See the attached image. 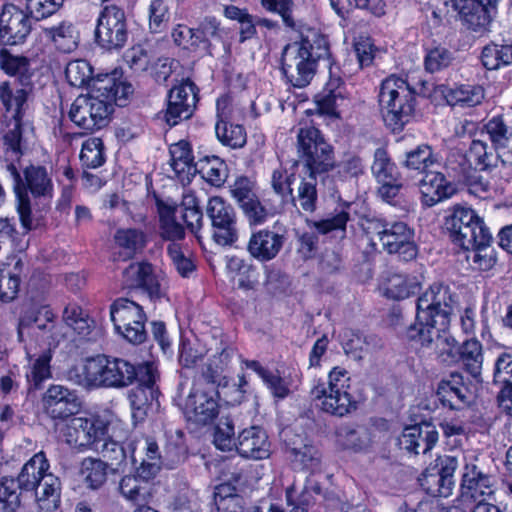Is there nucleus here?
Wrapping results in <instances>:
<instances>
[{
  "instance_id": "7",
  "label": "nucleus",
  "mask_w": 512,
  "mask_h": 512,
  "mask_svg": "<svg viewBox=\"0 0 512 512\" xmlns=\"http://www.w3.org/2000/svg\"><path fill=\"white\" fill-rule=\"evenodd\" d=\"M109 82L93 81L90 91L79 95L72 103L69 118L78 127L87 131L99 130L108 125L113 108L102 92L107 90Z\"/></svg>"
},
{
  "instance_id": "32",
  "label": "nucleus",
  "mask_w": 512,
  "mask_h": 512,
  "mask_svg": "<svg viewBox=\"0 0 512 512\" xmlns=\"http://www.w3.org/2000/svg\"><path fill=\"white\" fill-rule=\"evenodd\" d=\"M49 463L43 452L36 453L22 467L18 478L17 485L20 489L27 491L35 490L42 482L44 477L50 475Z\"/></svg>"
},
{
  "instance_id": "4",
  "label": "nucleus",
  "mask_w": 512,
  "mask_h": 512,
  "mask_svg": "<svg viewBox=\"0 0 512 512\" xmlns=\"http://www.w3.org/2000/svg\"><path fill=\"white\" fill-rule=\"evenodd\" d=\"M426 82L418 91L406 79L396 75L385 78L378 94V101L385 125L393 132H401L415 116L416 94H425Z\"/></svg>"
},
{
  "instance_id": "8",
  "label": "nucleus",
  "mask_w": 512,
  "mask_h": 512,
  "mask_svg": "<svg viewBox=\"0 0 512 512\" xmlns=\"http://www.w3.org/2000/svg\"><path fill=\"white\" fill-rule=\"evenodd\" d=\"M349 372L336 366L328 374L327 380L319 382L311 390L314 399L320 401L321 409L335 416H344L356 409V401L351 393Z\"/></svg>"
},
{
  "instance_id": "59",
  "label": "nucleus",
  "mask_w": 512,
  "mask_h": 512,
  "mask_svg": "<svg viewBox=\"0 0 512 512\" xmlns=\"http://www.w3.org/2000/svg\"><path fill=\"white\" fill-rule=\"evenodd\" d=\"M434 163L433 152L426 144L419 145L415 149L406 152L403 165L408 169L418 170L425 173L427 168Z\"/></svg>"
},
{
  "instance_id": "6",
  "label": "nucleus",
  "mask_w": 512,
  "mask_h": 512,
  "mask_svg": "<svg viewBox=\"0 0 512 512\" xmlns=\"http://www.w3.org/2000/svg\"><path fill=\"white\" fill-rule=\"evenodd\" d=\"M7 172L13 179L17 197V211L22 226L26 230H31L33 228V220L27 192L29 191L34 198L51 199L54 188L51 174L47 171L46 167L40 165L26 167L23 172L24 181L14 164L7 165Z\"/></svg>"
},
{
  "instance_id": "17",
  "label": "nucleus",
  "mask_w": 512,
  "mask_h": 512,
  "mask_svg": "<svg viewBox=\"0 0 512 512\" xmlns=\"http://www.w3.org/2000/svg\"><path fill=\"white\" fill-rule=\"evenodd\" d=\"M158 474L156 463L143 464L136 468L135 473L123 476L118 485L120 495L127 501L146 505L153 495V479Z\"/></svg>"
},
{
  "instance_id": "20",
  "label": "nucleus",
  "mask_w": 512,
  "mask_h": 512,
  "mask_svg": "<svg viewBox=\"0 0 512 512\" xmlns=\"http://www.w3.org/2000/svg\"><path fill=\"white\" fill-rule=\"evenodd\" d=\"M377 232L384 250L388 253H397L404 261H410L417 255L414 242V232L404 222L386 223Z\"/></svg>"
},
{
  "instance_id": "29",
  "label": "nucleus",
  "mask_w": 512,
  "mask_h": 512,
  "mask_svg": "<svg viewBox=\"0 0 512 512\" xmlns=\"http://www.w3.org/2000/svg\"><path fill=\"white\" fill-rule=\"evenodd\" d=\"M271 445L266 432L259 426H251L243 429L238 437L236 450L240 456L261 460L269 457Z\"/></svg>"
},
{
  "instance_id": "62",
  "label": "nucleus",
  "mask_w": 512,
  "mask_h": 512,
  "mask_svg": "<svg viewBox=\"0 0 512 512\" xmlns=\"http://www.w3.org/2000/svg\"><path fill=\"white\" fill-rule=\"evenodd\" d=\"M421 485L430 495L446 498L452 494L455 481H450L449 478H442L438 473H427L424 474Z\"/></svg>"
},
{
  "instance_id": "63",
  "label": "nucleus",
  "mask_w": 512,
  "mask_h": 512,
  "mask_svg": "<svg viewBox=\"0 0 512 512\" xmlns=\"http://www.w3.org/2000/svg\"><path fill=\"white\" fill-rule=\"evenodd\" d=\"M453 60L454 55L449 49L437 46L427 51L424 65L428 72L434 73L449 67Z\"/></svg>"
},
{
  "instance_id": "41",
  "label": "nucleus",
  "mask_w": 512,
  "mask_h": 512,
  "mask_svg": "<svg viewBox=\"0 0 512 512\" xmlns=\"http://www.w3.org/2000/svg\"><path fill=\"white\" fill-rule=\"evenodd\" d=\"M459 355L464 369L472 377H479L483 366L482 344L475 338L466 340L459 348Z\"/></svg>"
},
{
  "instance_id": "27",
  "label": "nucleus",
  "mask_w": 512,
  "mask_h": 512,
  "mask_svg": "<svg viewBox=\"0 0 512 512\" xmlns=\"http://www.w3.org/2000/svg\"><path fill=\"white\" fill-rule=\"evenodd\" d=\"M439 433L434 425L423 422L406 427L399 437L401 449L413 454H426L438 442Z\"/></svg>"
},
{
  "instance_id": "38",
  "label": "nucleus",
  "mask_w": 512,
  "mask_h": 512,
  "mask_svg": "<svg viewBox=\"0 0 512 512\" xmlns=\"http://www.w3.org/2000/svg\"><path fill=\"white\" fill-rule=\"evenodd\" d=\"M60 481L53 474L44 477L38 487H36V503L42 512H53L60 504Z\"/></svg>"
},
{
  "instance_id": "37",
  "label": "nucleus",
  "mask_w": 512,
  "mask_h": 512,
  "mask_svg": "<svg viewBox=\"0 0 512 512\" xmlns=\"http://www.w3.org/2000/svg\"><path fill=\"white\" fill-rule=\"evenodd\" d=\"M130 457L134 464L140 461V465L156 463L158 472L161 469L162 461L159 446L150 437L141 436L131 440L129 443Z\"/></svg>"
},
{
  "instance_id": "46",
  "label": "nucleus",
  "mask_w": 512,
  "mask_h": 512,
  "mask_svg": "<svg viewBox=\"0 0 512 512\" xmlns=\"http://www.w3.org/2000/svg\"><path fill=\"white\" fill-rule=\"evenodd\" d=\"M175 211V207L159 205L160 235L172 243L182 239L185 235L183 226L175 219Z\"/></svg>"
},
{
  "instance_id": "53",
  "label": "nucleus",
  "mask_w": 512,
  "mask_h": 512,
  "mask_svg": "<svg viewBox=\"0 0 512 512\" xmlns=\"http://www.w3.org/2000/svg\"><path fill=\"white\" fill-rule=\"evenodd\" d=\"M320 493L321 488L316 483L304 486L301 492L298 491L296 485H292L286 490V500L289 505L295 506L294 512H305V508L313 502V494L319 495Z\"/></svg>"
},
{
  "instance_id": "60",
  "label": "nucleus",
  "mask_w": 512,
  "mask_h": 512,
  "mask_svg": "<svg viewBox=\"0 0 512 512\" xmlns=\"http://www.w3.org/2000/svg\"><path fill=\"white\" fill-rule=\"evenodd\" d=\"M349 213L341 209L333 215H329L321 220L307 221L309 227L315 229L320 234H327L333 231H345Z\"/></svg>"
},
{
  "instance_id": "31",
  "label": "nucleus",
  "mask_w": 512,
  "mask_h": 512,
  "mask_svg": "<svg viewBox=\"0 0 512 512\" xmlns=\"http://www.w3.org/2000/svg\"><path fill=\"white\" fill-rule=\"evenodd\" d=\"M287 454L294 468L315 471L321 464L319 449L307 440H295L287 443Z\"/></svg>"
},
{
  "instance_id": "43",
  "label": "nucleus",
  "mask_w": 512,
  "mask_h": 512,
  "mask_svg": "<svg viewBox=\"0 0 512 512\" xmlns=\"http://www.w3.org/2000/svg\"><path fill=\"white\" fill-rule=\"evenodd\" d=\"M483 66L488 70H497L502 66L512 64V44L498 45L491 43L486 45L481 53Z\"/></svg>"
},
{
  "instance_id": "28",
  "label": "nucleus",
  "mask_w": 512,
  "mask_h": 512,
  "mask_svg": "<svg viewBox=\"0 0 512 512\" xmlns=\"http://www.w3.org/2000/svg\"><path fill=\"white\" fill-rule=\"evenodd\" d=\"M327 172L313 171L304 169L300 175V180L295 188V193H291L290 200L298 211L312 214L317 210L318 204V178L324 179Z\"/></svg>"
},
{
  "instance_id": "14",
  "label": "nucleus",
  "mask_w": 512,
  "mask_h": 512,
  "mask_svg": "<svg viewBox=\"0 0 512 512\" xmlns=\"http://www.w3.org/2000/svg\"><path fill=\"white\" fill-rule=\"evenodd\" d=\"M128 29L125 13L114 5L105 6L100 12L95 29L97 44L106 50H118L128 40Z\"/></svg>"
},
{
  "instance_id": "51",
  "label": "nucleus",
  "mask_w": 512,
  "mask_h": 512,
  "mask_svg": "<svg viewBox=\"0 0 512 512\" xmlns=\"http://www.w3.org/2000/svg\"><path fill=\"white\" fill-rule=\"evenodd\" d=\"M63 321L76 333L83 336L90 333L91 324L93 323L82 308L75 303H70L64 308Z\"/></svg>"
},
{
  "instance_id": "54",
  "label": "nucleus",
  "mask_w": 512,
  "mask_h": 512,
  "mask_svg": "<svg viewBox=\"0 0 512 512\" xmlns=\"http://www.w3.org/2000/svg\"><path fill=\"white\" fill-rule=\"evenodd\" d=\"M51 36L57 48L65 53L73 51L78 45L79 35L71 23L63 22L52 28Z\"/></svg>"
},
{
  "instance_id": "5",
  "label": "nucleus",
  "mask_w": 512,
  "mask_h": 512,
  "mask_svg": "<svg viewBox=\"0 0 512 512\" xmlns=\"http://www.w3.org/2000/svg\"><path fill=\"white\" fill-rule=\"evenodd\" d=\"M83 376L88 387L124 388L135 381L150 382L152 363L135 366L122 358L99 355L86 361Z\"/></svg>"
},
{
  "instance_id": "15",
  "label": "nucleus",
  "mask_w": 512,
  "mask_h": 512,
  "mask_svg": "<svg viewBox=\"0 0 512 512\" xmlns=\"http://www.w3.org/2000/svg\"><path fill=\"white\" fill-rule=\"evenodd\" d=\"M464 466L461 475L460 491L464 499L485 500L495 494L496 477L485 471L474 455L463 456Z\"/></svg>"
},
{
  "instance_id": "58",
  "label": "nucleus",
  "mask_w": 512,
  "mask_h": 512,
  "mask_svg": "<svg viewBox=\"0 0 512 512\" xmlns=\"http://www.w3.org/2000/svg\"><path fill=\"white\" fill-rule=\"evenodd\" d=\"M233 355V348H222L219 353L213 355L212 358L209 359L207 371L203 374V378L201 379L215 385L217 377L229 366Z\"/></svg>"
},
{
  "instance_id": "1",
  "label": "nucleus",
  "mask_w": 512,
  "mask_h": 512,
  "mask_svg": "<svg viewBox=\"0 0 512 512\" xmlns=\"http://www.w3.org/2000/svg\"><path fill=\"white\" fill-rule=\"evenodd\" d=\"M17 336L28 360L25 376L29 389H39L52 378V346H57L64 334L49 306L29 305L20 314Z\"/></svg>"
},
{
  "instance_id": "12",
  "label": "nucleus",
  "mask_w": 512,
  "mask_h": 512,
  "mask_svg": "<svg viewBox=\"0 0 512 512\" xmlns=\"http://www.w3.org/2000/svg\"><path fill=\"white\" fill-rule=\"evenodd\" d=\"M219 393L216 385L199 379L189 393L183 413L189 422L206 425L219 413Z\"/></svg>"
},
{
  "instance_id": "48",
  "label": "nucleus",
  "mask_w": 512,
  "mask_h": 512,
  "mask_svg": "<svg viewBox=\"0 0 512 512\" xmlns=\"http://www.w3.org/2000/svg\"><path fill=\"white\" fill-rule=\"evenodd\" d=\"M109 82L110 87L102 92L105 99L109 100L110 107L113 108V104L117 106H125L128 97L133 93V87L130 83L125 81H118L114 76L105 75L103 78H97L96 82Z\"/></svg>"
},
{
  "instance_id": "23",
  "label": "nucleus",
  "mask_w": 512,
  "mask_h": 512,
  "mask_svg": "<svg viewBox=\"0 0 512 512\" xmlns=\"http://www.w3.org/2000/svg\"><path fill=\"white\" fill-rule=\"evenodd\" d=\"M45 412L53 419H64L76 414L81 401L76 391L63 385H51L42 397Z\"/></svg>"
},
{
  "instance_id": "2",
  "label": "nucleus",
  "mask_w": 512,
  "mask_h": 512,
  "mask_svg": "<svg viewBox=\"0 0 512 512\" xmlns=\"http://www.w3.org/2000/svg\"><path fill=\"white\" fill-rule=\"evenodd\" d=\"M330 60L326 36L312 27L299 29V40L287 44L281 54V70L294 87L307 86L316 73L319 61Z\"/></svg>"
},
{
  "instance_id": "10",
  "label": "nucleus",
  "mask_w": 512,
  "mask_h": 512,
  "mask_svg": "<svg viewBox=\"0 0 512 512\" xmlns=\"http://www.w3.org/2000/svg\"><path fill=\"white\" fill-rule=\"evenodd\" d=\"M447 225L452 241L464 250L491 243L492 236L488 228L471 208L455 206Z\"/></svg>"
},
{
  "instance_id": "26",
  "label": "nucleus",
  "mask_w": 512,
  "mask_h": 512,
  "mask_svg": "<svg viewBox=\"0 0 512 512\" xmlns=\"http://www.w3.org/2000/svg\"><path fill=\"white\" fill-rule=\"evenodd\" d=\"M418 187L421 203L425 207H433L456 193L455 185L443 173L432 170L425 171Z\"/></svg>"
},
{
  "instance_id": "56",
  "label": "nucleus",
  "mask_w": 512,
  "mask_h": 512,
  "mask_svg": "<svg viewBox=\"0 0 512 512\" xmlns=\"http://www.w3.org/2000/svg\"><path fill=\"white\" fill-rule=\"evenodd\" d=\"M80 160L87 168H98L104 161L103 142L100 138L92 137L82 144Z\"/></svg>"
},
{
  "instance_id": "19",
  "label": "nucleus",
  "mask_w": 512,
  "mask_h": 512,
  "mask_svg": "<svg viewBox=\"0 0 512 512\" xmlns=\"http://www.w3.org/2000/svg\"><path fill=\"white\" fill-rule=\"evenodd\" d=\"M198 100V88L190 79L182 80L173 86L168 93L166 122L170 126H175L189 119L196 109Z\"/></svg>"
},
{
  "instance_id": "22",
  "label": "nucleus",
  "mask_w": 512,
  "mask_h": 512,
  "mask_svg": "<svg viewBox=\"0 0 512 512\" xmlns=\"http://www.w3.org/2000/svg\"><path fill=\"white\" fill-rule=\"evenodd\" d=\"M123 286L128 289H141L153 301L164 297L165 293L158 276L150 263H131L122 273Z\"/></svg>"
},
{
  "instance_id": "55",
  "label": "nucleus",
  "mask_w": 512,
  "mask_h": 512,
  "mask_svg": "<svg viewBox=\"0 0 512 512\" xmlns=\"http://www.w3.org/2000/svg\"><path fill=\"white\" fill-rule=\"evenodd\" d=\"M469 157L473 158L476 165L481 170H487L497 167L498 161L501 162L503 155H494L488 144L482 140H473L469 148Z\"/></svg>"
},
{
  "instance_id": "64",
  "label": "nucleus",
  "mask_w": 512,
  "mask_h": 512,
  "mask_svg": "<svg viewBox=\"0 0 512 512\" xmlns=\"http://www.w3.org/2000/svg\"><path fill=\"white\" fill-rule=\"evenodd\" d=\"M342 345L345 353L356 360L362 359L365 353L368 352L369 347L367 339L362 334L352 330L344 332Z\"/></svg>"
},
{
  "instance_id": "47",
  "label": "nucleus",
  "mask_w": 512,
  "mask_h": 512,
  "mask_svg": "<svg viewBox=\"0 0 512 512\" xmlns=\"http://www.w3.org/2000/svg\"><path fill=\"white\" fill-rule=\"evenodd\" d=\"M107 464L101 459L85 458L81 463V474L91 489L100 488L107 480Z\"/></svg>"
},
{
  "instance_id": "34",
  "label": "nucleus",
  "mask_w": 512,
  "mask_h": 512,
  "mask_svg": "<svg viewBox=\"0 0 512 512\" xmlns=\"http://www.w3.org/2000/svg\"><path fill=\"white\" fill-rule=\"evenodd\" d=\"M437 91L445 98L451 106L473 107L480 104L484 98L483 89L479 86L460 85L448 87L441 85Z\"/></svg>"
},
{
  "instance_id": "42",
  "label": "nucleus",
  "mask_w": 512,
  "mask_h": 512,
  "mask_svg": "<svg viewBox=\"0 0 512 512\" xmlns=\"http://www.w3.org/2000/svg\"><path fill=\"white\" fill-rule=\"evenodd\" d=\"M115 244L121 248L127 257H133L143 250L146 245L145 233L136 228H121L115 232Z\"/></svg>"
},
{
  "instance_id": "11",
  "label": "nucleus",
  "mask_w": 512,
  "mask_h": 512,
  "mask_svg": "<svg viewBox=\"0 0 512 512\" xmlns=\"http://www.w3.org/2000/svg\"><path fill=\"white\" fill-rule=\"evenodd\" d=\"M297 153L306 170L328 172L334 168L333 148L315 126L305 125L299 128Z\"/></svg>"
},
{
  "instance_id": "3",
  "label": "nucleus",
  "mask_w": 512,
  "mask_h": 512,
  "mask_svg": "<svg viewBox=\"0 0 512 512\" xmlns=\"http://www.w3.org/2000/svg\"><path fill=\"white\" fill-rule=\"evenodd\" d=\"M454 299L448 286L434 283L422 293L416 303V319L407 331L411 340L430 346L448 329Z\"/></svg>"
},
{
  "instance_id": "40",
  "label": "nucleus",
  "mask_w": 512,
  "mask_h": 512,
  "mask_svg": "<svg viewBox=\"0 0 512 512\" xmlns=\"http://www.w3.org/2000/svg\"><path fill=\"white\" fill-rule=\"evenodd\" d=\"M94 451L102 456L103 461L115 472L126 461L127 453L123 445L108 437L107 433L96 442Z\"/></svg>"
},
{
  "instance_id": "50",
  "label": "nucleus",
  "mask_w": 512,
  "mask_h": 512,
  "mask_svg": "<svg viewBox=\"0 0 512 512\" xmlns=\"http://www.w3.org/2000/svg\"><path fill=\"white\" fill-rule=\"evenodd\" d=\"M443 436L447 440V444L451 447L461 446L463 440L467 439L469 425L463 419L457 418H445L440 423Z\"/></svg>"
},
{
  "instance_id": "18",
  "label": "nucleus",
  "mask_w": 512,
  "mask_h": 512,
  "mask_svg": "<svg viewBox=\"0 0 512 512\" xmlns=\"http://www.w3.org/2000/svg\"><path fill=\"white\" fill-rule=\"evenodd\" d=\"M107 425L96 417L71 418L62 430L65 442L80 451L91 449L106 434Z\"/></svg>"
},
{
  "instance_id": "13",
  "label": "nucleus",
  "mask_w": 512,
  "mask_h": 512,
  "mask_svg": "<svg viewBox=\"0 0 512 512\" xmlns=\"http://www.w3.org/2000/svg\"><path fill=\"white\" fill-rule=\"evenodd\" d=\"M111 320L115 329L126 340L140 344L146 339V315L143 308L127 298H119L110 307Z\"/></svg>"
},
{
  "instance_id": "39",
  "label": "nucleus",
  "mask_w": 512,
  "mask_h": 512,
  "mask_svg": "<svg viewBox=\"0 0 512 512\" xmlns=\"http://www.w3.org/2000/svg\"><path fill=\"white\" fill-rule=\"evenodd\" d=\"M451 380H443L437 388V396L444 406L459 409L468 403L467 388L459 382V376H451Z\"/></svg>"
},
{
  "instance_id": "52",
  "label": "nucleus",
  "mask_w": 512,
  "mask_h": 512,
  "mask_svg": "<svg viewBox=\"0 0 512 512\" xmlns=\"http://www.w3.org/2000/svg\"><path fill=\"white\" fill-rule=\"evenodd\" d=\"M371 170L378 182L394 181L398 177L396 166L384 148L375 150Z\"/></svg>"
},
{
  "instance_id": "36",
  "label": "nucleus",
  "mask_w": 512,
  "mask_h": 512,
  "mask_svg": "<svg viewBox=\"0 0 512 512\" xmlns=\"http://www.w3.org/2000/svg\"><path fill=\"white\" fill-rule=\"evenodd\" d=\"M171 167L179 177H186L197 174L198 161L194 162L191 146L187 141L181 140L170 146Z\"/></svg>"
},
{
  "instance_id": "33",
  "label": "nucleus",
  "mask_w": 512,
  "mask_h": 512,
  "mask_svg": "<svg viewBox=\"0 0 512 512\" xmlns=\"http://www.w3.org/2000/svg\"><path fill=\"white\" fill-rule=\"evenodd\" d=\"M0 68L6 74L16 77L22 86H31L33 69L27 57L13 54L3 48L0 50Z\"/></svg>"
},
{
  "instance_id": "45",
  "label": "nucleus",
  "mask_w": 512,
  "mask_h": 512,
  "mask_svg": "<svg viewBox=\"0 0 512 512\" xmlns=\"http://www.w3.org/2000/svg\"><path fill=\"white\" fill-rule=\"evenodd\" d=\"M215 133L218 140L232 149L242 148L247 141L246 131L243 126L227 123L219 120L215 125Z\"/></svg>"
},
{
  "instance_id": "25",
  "label": "nucleus",
  "mask_w": 512,
  "mask_h": 512,
  "mask_svg": "<svg viewBox=\"0 0 512 512\" xmlns=\"http://www.w3.org/2000/svg\"><path fill=\"white\" fill-rule=\"evenodd\" d=\"M286 242V235L267 228L252 232L246 245L248 254L259 262L277 257Z\"/></svg>"
},
{
  "instance_id": "24",
  "label": "nucleus",
  "mask_w": 512,
  "mask_h": 512,
  "mask_svg": "<svg viewBox=\"0 0 512 512\" xmlns=\"http://www.w3.org/2000/svg\"><path fill=\"white\" fill-rule=\"evenodd\" d=\"M449 2L468 30L476 33H484L488 30L495 8L479 0H449Z\"/></svg>"
},
{
  "instance_id": "61",
  "label": "nucleus",
  "mask_w": 512,
  "mask_h": 512,
  "mask_svg": "<svg viewBox=\"0 0 512 512\" xmlns=\"http://www.w3.org/2000/svg\"><path fill=\"white\" fill-rule=\"evenodd\" d=\"M19 486L14 479L4 478L0 482V512H15L20 506Z\"/></svg>"
},
{
  "instance_id": "44",
  "label": "nucleus",
  "mask_w": 512,
  "mask_h": 512,
  "mask_svg": "<svg viewBox=\"0 0 512 512\" xmlns=\"http://www.w3.org/2000/svg\"><path fill=\"white\" fill-rule=\"evenodd\" d=\"M197 173L210 184L221 186L227 178V165L217 156H207L198 161Z\"/></svg>"
},
{
  "instance_id": "16",
  "label": "nucleus",
  "mask_w": 512,
  "mask_h": 512,
  "mask_svg": "<svg viewBox=\"0 0 512 512\" xmlns=\"http://www.w3.org/2000/svg\"><path fill=\"white\" fill-rule=\"evenodd\" d=\"M206 214L211 221L212 238L218 245L231 246L238 240L236 213L222 197L208 200Z\"/></svg>"
},
{
  "instance_id": "35",
  "label": "nucleus",
  "mask_w": 512,
  "mask_h": 512,
  "mask_svg": "<svg viewBox=\"0 0 512 512\" xmlns=\"http://www.w3.org/2000/svg\"><path fill=\"white\" fill-rule=\"evenodd\" d=\"M419 289L420 282L416 277L398 273L388 274L382 283L384 296L393 300L406 299Z\"/></svg>"
},
{
  "instance_id": "9",
  "label": "nucleus",
  "mask_w": 512,
  "mask_h": 512,
  "mask_svg": "<svg viewBox=\"0 0 512 512\" xmlns=\"http://www.w3.org/2000/svg\"><path fill=\"white\" fill-rule=\"evenodd\" d=\"M30 91L31 86L13 88L12 84L8 81L0 84V100L6 112L11 114L3 138L7 148L16 157L22 154V125L27 108V97Z\"/></svg>"
},
{
  "instance_id": "49",
  "label": "nucleus",
  "mask_w": 512,
  "mask_h": 512,
  "mask_svg": "<svg viewBox=\"0 0 512 512\" xmlns=\"http://www.w3.org/2000/svg\"><path fill=\"white\" fill-rule=\"evenodd\" d=\"M65 75L68 83L74 87H84L90 84L92 86L93 69L90 63L83 59L70 61L65 70Z\"/></svg>"
},
{
  "instance_id": "57",
  "label": "nucleus",
  "mask_w": 512,
  "mask_h": 512,
  "mask_svg": "<svg viewBox=\"0 0 512 512\" xmlns=\"http://www.w3.org/2000/svg\"><path fill=\"white\" fill-rule=\"evenodd\" d=\"M485 130L496 149L505 148L512 139V127L501 116L492 117L485 124Z\"/></svg>"
},
{
  "instance_id": "30",
  "label": "nucleus",
  "mask_w": 512,
  "mask_h": 512,
  "mask_svg": "<svg viewBox=\"0 0 512 512\" xmlns=\"http://www.w3.org/2000/svg\"><path fill=\"white\" fill-rule=\"evenodd\" d=\"M152 376L151 381H136L138 385L131 389L128 393V400L133 410L134 418H142L146 414L149 405L158 397V389L156 381L158 379V371L152 363Z\"/></svg>"
},
{
  "instance_id": "21",
  "label": "nucleus",
  "mask_w": 512,
  "mask_h": 512,
  "mask_svg": "<svg viewBox=\"0 0 512 512\" xmlns=\"http://www.w3.org/2000/svg\"><path fill=\"white\" fill-rule=\"evenodd\" d=\"M30 14L14 4H6L0 14V41L5 45L22 43L31 31Z\"/></svg>"
}]
</instances>
